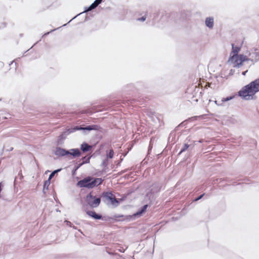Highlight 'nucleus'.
<instances>
[{"instance_id":"nucleus-1","label":"nucleus","mask_w":259,"mask_h":259,"mask_svg":"<svg viewBox=\"0 0 259 259\" xmlns=\"http://www.w3.org/2000/svg\"><path fill=\"white\" fill-rule=\"evenodd\" d=\"M259 92V78L243 87L238 92V95L243 99L249 100Z\"/></svg>"},{"instance_id":"nucleus-2","label":"nucleus","mask_w":259,"mask_h":259,"mask_svg":"<svg viewBox=\"0 0 259 259\" xmlns=\"http://www.w3.org/2000/svg\"><path fill=\"white\" fill-rule=\"evenodd\" d=\"M148 206V204H145L140 207L138 211L132 215H122L114 214L112 217H108L106 221H127L129 222L131 220H134L136 218L140 217L146 211Z\"/></svg>"},{"instance_id":"nucleus-3","label":"nucleus","mask_w":259,"mask_h":259,"mask_svg":"<svg viewBox=\"0 0 259 259\" xmlns=\"http://www.w3.org/2000/svg\"><path fill=\"white\" fill-rule=\"evenodd\" d=\"M54 154L59 157L70 156L69 159H72L79 157L81 155V152L78 148L67 150L58 146L55 148Z\"/></svg>"},{"instance_id":"nucleus-4","label":"nucleus","mask_w":259,"mask_h":259,"mask_svg":"<svg viewBox=\"0 0 259 259\" xmlns=\"http://www.w3.org/2000/svg\"><path fill=\"white\" fill-rule=\"evenodd\" d=\"M85 201L91 207L96 208L101 203V198L94 196L92 193L90 192L87 195Z\"/></svg>"},{"instance_id":"nucleus-5","label":"nucleus","mask_w":259,"mask_h":259,"mask_svg":"<svg viewBox=\"0 0 259 259\" xmlns=\"http://www.w3.org/2000/svg\"><path fill=\"white\" fill-rule=\"evenodd\" d=\"M101 129L100 125L97 124H92L87 125L84 127H82L81 125H76L73 127V129L71 130L70 132H74L77 131H83L84 134H87V132H90L91 131H99Z\"/></svg>"},{"instance_id":"nucleus-6","label":"nucleus","mask_w":259,"mask_h":259,"mask_svg":"<svg viewBox=\"0 0 259 259\" xmlns=\"http://www.w3.org/2000/svg\"><path fill=\"white\" fill-rule=\"evenodd\" d=\"M103 201L106 202L109 201L114 207H117L119 204V201L112 193V192H104L102 193Z\"/></svg>"},{"instance_id":"nucleus-7","label":"nucleus","mask_w":259,"mask_h":259,"mask_svg":"<svg viewBox=\"0 0 259 259\" xmlns=\"http://www.w3.org/2000/svg\"><path fill=\"white\" fill-rule=\"evenodd\" d=\"M73 129V128H70L67 129L66 131L62 132L60 136L58 137L57 141L56 142L57 145H62L63 144L64 140L66 139L67 135L69 134L72 133L73 132H70L71 130Z\"/></svg>"},{"instance_id":"nucleus-8","label":"nucleus","mask_w":259,"mask_h":259,"mask_svg":"<svg viewBox=\"0 0 259 259\" xmlns=\"http://www.w3.org/2000/svg\"><path fill=\"white\" fill-rule=\"evenodd\" d=\"M90 181V176H88L78 181L76 184V185L80 188H86L88 189H91Z\"/></svg>"},{"instance_id":"nucleus-9","label":"nucleus","mask_w":259,"mask_h":259,"mask_svg":"<svg viewBox=\"0 0 259 259\" xmlns=\"http://www.w3.org/2000/svg\"><path fill=\"white\" fill-rule=\"evenodd\" d=\"M164 13L160 12V11L155 12L152 15H150L148 16V21H152L153 23H155L159 21V17H163Z\"/></svg>"},{"instance_id":"nucleus-10","label":"nucleus","mask_w":259,"mask_h":259,"mask_svg":"<svg viewBox=\"0 0 259 259\" xmlns=\"http://www.w3.org/2000/svg\"><path fill=\"white\" fill-rule=\"evenodd\" d=\"M249 56L251 62V64L250 65L251 66L259 61V51L255 50L254 52L250 53Z\"/></svg>"},{"instance_id":"nucleus-11","label":"nucleus","mask_w":259,"mask_h":259,"mask_svg":"<svg viewBox=\"0 0 259 259\" xmlns=\"http://www.w3.org/2000/svg\"><path fill=\"white\" fill-rule=\"evenodd\" d=\"M90 179L91 189L101 185L103 182V180L101 178H94L90 176Z\"/></svg>"},{"instance_id":"nucleus-12","label":"nucleus","mask_w":259,"mask_h":259,"mask_svg":"<svg viewBox=\"0 0 259 259\" xmlns=\"http://www.w3.org/2000/svg\"><path fill=\"white\" fill-rule=\"evenodd\" d=\"M136 88L133 83L127 84L122 88V91L127 94H130L131 92L135 91Z\"/></svg>"},{"instance_id":"nucleus-13","label":"nucleus","mask_w":259,"mask_h":259,"mask_svg":"<svg viewBox=\"0 0 259 259\" xmlns=\"http://www.w3.org/2000/svg\"><path fill=\"white\" fill-rule=\"evenodd\" d=\"M87 214L90 217L95 220H103V217L101 214L97 213L95 211L88 210Z\"/></svg>"},{"instance_id":"nucleus-14","label":"nucleus","mask_w":259,"mask_h":259,"mask_svg":"<svg viewBox=\"0 0 259 259\" xmlns=\"http://www.w3.org/2000/svg\"><path fill=\"white\" fill-rule=\"evenodd\" d=\"M205 24L209 29H212L214 26V18L212 17H206L205 20Z\"/></svg>"},{"instance_id":"nucleus-15","label":"nucleus","mask_w":259,"mask_h":259,"mask_svg":"<svg viewBox=\"0 0 259 259\" xmlns=\"http://www.w3.org/2000/svg\"><path fill=\"white\" fill-rule=\"evenodd\" d=\"M80 150L83 153H86L91 150L92 146L86 142H83L80 145Z\"/></svg>"},{"instance_id":"nucleus-16","label":"nucleus","mask_w":259,"mask_h":259,"mask_svg":"<svg viewBox=\"0 0 259 259\" xmlns=\"http://www.w3.org/2000/svg\"><path fill=\"white\" fill-rule=\"evenodd\" d=\"M240 50V47L235 46L233 44H232V53L233 55H230V59L234 58L236 56L239 55L238 52Z\"/></svg>"},{"instance_id":"nucleus-17","label":"nucleus","mask_w":259,"mask_h":259,"mask_svg":"<svg viewBox=\"0 0 259 259\" xmlns=\"http://www.w3.org/2000/svg\"><path fill=\"white\" fill-rule=\"evenodd\" d=\"M237 56L239 57V64H237V66H241L243 64V63L245 61H250L249 58L247 57L246 56H245L243 54H240Z\"/></svg>"},{"instance_id":"nucleus-18","label":"nucleus","mask_w":259,"mask_h":259,"mask_svg":"<svg viewBox=\"0 0 259 259\" xmlns=\"http://www.w3.org/2000/svg\"><path fill=\"white\" fill-rule=\"evenodd\" d=\"M194 147L193 145H191V144H188V143H185L181 148L180 151L178 153V155H181L182 153L186 151L187 149H188L189 148H190L191 149H192Z\"/></svg>"},{"instance_id":"nucleus-19","label":"nucleus","mask_w":259,"mask_h":259,"mask_svg":"<svg viewBox=\"0 0 259 259\" xmlns=\"http://www.w3.org/2000/svg\"><path fill=\"white\" fill-rule=\"evenodd\" d=\"M161 189V186L158 184H154L152 186V188L150 190L151 193H155L160 191Z\"/></svg>"},{"instance_id":"nucleus-20","label":"nucleus","mask_w":259,"mask_h":259,"mask_svg":"<svg viewBox=\"0 0 259 259\" xmlns=\"http://www.w3.org/2000/svg\"><path fill=\"white\" fill-rule=\"evenodd\" d=\"M229 62H231V63L234 64V67L236 68H239L240 66H237V64H239V57L236 56L234 58L230 59V57L229 59Z\"/></svg>"},{"instance_id":"nucleus-21","label":"nucleus","mask_w":259,"mask_h":259,"mask_svg":"<svg viewBox=\"0 0 259 259\" xmlns=\"http://www.w3.org/2000/svg\"><path fill=\"white\" fill-rule=\"evenodd\" d=\"M94 10V9L93 8V7H92V5H91L89 7H87V8H85V10H84V11L82 13H80V14L76 15L75 17H74L71 20H70L68 23H69L70 22H71L73 19H74V18H75L76 17H77L78 15L83 13H87L89 11H91L92 10Z\"/></svg>"},{"instance_id":"nucleus-22","label":"nucleus","mask_w":259,"mask_h":259,"mask_svg":"<svg viewBox=\"0 0 259 259\" xmlns=\"http://www.w3.org/2000/svg\"><path fill=\"white\" fill-rule=\"evenodd\" d=\"M50 185V181L47 180L44 182L43 185V193L44 194L46 193V190H47L48 189L49 186Z\"/></svg>"},{"instance_id":"nucleus-23","label":"nucleus","mask_w":259,"mask_h":259,"mask_svg":"<svg viewBox=\"0 0 259 259\" xmlns=\"http://www.w3.org/2000/svg\"><path fill=\"white\" fill-rule=\"evenodd\" d=\"M91 156H90L89 155H86L85 156L82 158V161L81 162V163H83V165L84 164L89 163H90V159L91 158Z\"/></svg>"},{"instance_id":"nucleus-24","label":"nucleus","mask_w":259,"mask_h":259,"mask_svg":"<svg viewBox=\"0 0 259 259\" xmlns=\"http://www.w3.org/2000/svg\"><path fill=\"white\" fill-rule=\"evenodd\" d=\"M61 170V168L57 169L53 171L51 174L49 175L48 180L51 181V180L53 178V177L57 174L58 172Z\"/></svg>"},{"instance_id":"nucleus-25","label":"nucleus","mask_w":259,"mask_h":259,"mask_svg":"<svg viewBox=\"0 0 259 259\" xmlns=\"http://www.w3.org/2000/svg\"><path fill=\"white\" fill-rule=\"evenodd\" d=\"M113 156H114V151L112 149H111L110 150H109V152L106 154V158L111 159L113 157Z\"/></svg>"},{"instance_id":"nucleus-26","label":"nucleus","mask_w":259,"mask_h":259,"mask_svg":"<svg viewBox=\"0 0 259 259\" xmlns=\"http://www.w3.org/2000/svg\"><path fill=\"white\" fill-rule=\"evenodd\" d=\"M148 13H146V14H145L144 16H142L141 17L137 18V21H141V22H144L145 21L146 19H148Z\"/></svg>"},{"instance_id":"nucleus-27","label":"nucleus","mask_w":259,"mask_h":259,"mask_svg":"<svg viewBox=\"0 0 259 259\" xmlns=\"http://www.w3.org/2000/svg\"><path fill=\"white\" fill-rule=\"evenodd\" d=\"M235 97V95H233V96H229V97H227L226 98H223L222 99V102H223V103L225 102H227V101H229L233 99H234Z\"/></svg>"},{"instance_id":"nucleus-28","label":"nucleus","mask_w":259,"mask_h":259,"mask_svg":"<svg viewBox=\"0 0 259 259\" xmlns=\"http://www.w3.org/2000/svg\"><path fill=\"white\" fill-rule=\"evenodd\" d=\"M196 118H197V116H194V117L189 118L188 120H186L182 122L181 123H180L179 124V126H183L185 125V122H187L188 120L192 121L193 119H196Z\"/></svg>"},{"instance_id":"nucleus-29","label":"nucleus","mask_w":259,"mask_h":259,"mask_svg":"<svg viewBox=\"0 0 259 259\" xmlns=\"http://www.w3.org/2000/svg\"><path fill=\"white\" fill-rule=\"evenodd\" d=\"M108 159L106 158L103 160L101 165L104 167H106L108 166Z\"/></svg>"},{"instance_id":"nucleus-30","label":"nucleus","mask_w":259,"mask_h":259,"mask_svg":"<svg viewBox=\"0 0 259 259\" xmlns=\"http://www.w3.org/2000/svg\"><path fill=\"white\" fill-rule=\"evenodd\" d=\"M204 194H205L203 193V194L199 195V196L196 197L195 199H194L193 201L194 202L197 201L201 199L203 197V196L204 195Z\"/></svg>"},{"instance_id":"nucleus-31","label":"nucleus","mask_w":259,"mask_h":259,"mask_svg":"<svg viewBox=\"0 0 259 259\" xmlns=\"http://www.w3.org/2000/svg\"><path fill=\"white\" fill-rule=\"evenodd\" d=\"M215 104H217L218 106H223V102H222V99L220 101H215Z\"/></svg>"},{"instance_id":"nucleus-32","label":"nucleus","mask_w":259,"mask_h":259,"mask_svg":"<svg viewBox=\"0 0 259 259\" xmlns=\"http://www.w3.org/2000/svg\"><path fill=\"white\" fill-rule=\"evenodd\" d=\"M83 165V163H80L77 164L76 166H75L74 167V172L77 170L80 167H81Z\"/></svg>"},{"instance_id":"nucleus-33","label":"nucleus","mask_w":259,"mask_h":259,"mask_svg":"<svg viewBox=\"0 0 259 259\" xmlns=\"http://www.w3.org/2000/svg\"><path fill=\"white\" fill-rule=\"evenodd\" d=\"M64 222L66 223L67 226H69L70 227H71L73 225L71 222L67 220H65Z\"/></svg>"},{"instance_id":"nucleus-34","label":"nucleus","mask_w":259,"mask_h":259,"mask_svg":"<svg viewBox=\"0 0 259 259\" xmlns=\"http://www.w3.org/2000/svg\"><path fill=\"white\" fill-rule=\"evenodd\" d=\"M91 5L94 9H96L99 6L95 1L91 4Z\"/></svg>"},{"instance_id":"nucleus-35","label":"nucleus","mask_w":259,"mask_h":259,"mask_svg":"<svg viewBox=\"0 0 259 259\" xmlns=\"http://www.w3.org/2000/svg\"><path fill=\"white\" fill-rule=\"evenodd\" d=\"M127 248V247L125 248H123V247H120V248L118 249L117 250L121 252H124Z\"/></svg>"},{"instance_id":"nucleus-36","label":"nucleus","mask_w":259,"mask_h":259,"mask_svg":"<svg viewBox=\"0 0 259 259\" xmlns=\"http://www.w3.org/2000/svg\"><path fill=\"white\" fill-rule=\"evenodd\" d=\"M55 30H56V29H53V30H51V31H49V32H48L45 33V34L42 36V37H45V36H47V35H49L51 32H53V31H55Z\"/></svg>"},{"instance_id":"nucleus-37","label":"nucleus","mask_w":259,"mask_h":259,"mask_svg":"<svg viewBox=\"0 0 259 259\" xmlns=\"http://www.w3.org/2000/svg\"><path fill=\"white\" fill-rule=\"evenodd\" d=\"M103 0H95V2L97 4V5H99L100 4L102 3Z\"/></svg>"},{"instance_id":"nucleus-38","label":"nucleus","mask_w":259,"mask_h":259,"mask_svg":"<svg viewBox=\"0 0 259 259\" xmlns=\"http://www.w3.org/2000/svg\"><path fill=\"white\" fill-rule=\"evenodd\" d=\"M152 148V146L151 145V143H150V145H149V149H148V151L149 152L150 150H151Z\"/></svg>"},{"instance_id":"nucleus-39","label":"nucleus","mask_w":259,"mask_h":259,"mask_svg":"<svg viewBox=\"0 0 259 259\" xmlns=\"http://www.w3.org/2000/svg\"><path fill=\"white\" fill-rule=\"evenodd\" d=\"M247 72V70H246V71H243V72H242V74L243 75H245V74H246V72Z\"/></svg>"},{"instance_id":"nucleus-40","label":"nucleus","mask_w":259,"mask_h":259,"mask_svg":"<svg viewBox=\"0 0 259 259\" xmlns=\"http://www.w3.org/2000/svg\"><path fill=\"white\" fill-rule=\"evenodd\" d=\"M124 199H125V198H121V199H118V201H119V202H120V201L124 200Z\"/></svg>"},{"instance_id":"nucleus-41","label":"nucleus","mask_w":259,"mask_h":259,"mask_svg":"<svg viewBox=\"0 0 259 259\" xmlns=\"http://www.w3.org/2000/svg\"><path fill=\"white\" fill-rule=\"evenodd\" d=\"M71 228H72L73 229H75V230H76L77 229V227L74 226V225H72Z\"/></svg>"},{"instance_id":"nucleus-42","label":"nucleus","mask_w":259,"mask_h":259,"mask_svg":"<svg viewBox=\"0 0 259 259\" xmlns=\"http://www.w3.org/2000/svg\"><path fill=\"white\" fill-rule=\"evenodd\" d=\"M156 119L158 121V122H160V118L159 117H156Z\"/></svg>"},{"instance_id":"nucleus-43","label":"nucleus","mask_w":259,"mask_h":259,"mask_svg":"<svg viewBox=\"0 0 259 259\" xmlns=\"http://www.w3.org/2000/svg\"><path fill=\"white\" fill-rule=\"evenodd\" d=\"M13 149V148L11 147V148H10V149H8L7 150L11 151H12Z\"/></svg>"},{"instance_id":"nucleus-44","label":"nucleus","mask_w":259,"mask_h":259,"mask_svg":"<svg viewBox=\"0 0 259 259\" xmlns=\"http://www.w3.org/2000/svg\"><path fill=\"white\" fill-rule=\"evenodd\" d=\"M199 143H202L203 142V140L201 139V140H200L199 141H198Z\"/></svg>"},{"instance_id":"nucleus-45","label":"nucleus","mask_w":259,"mask_h":259,"mask_svg":"<svg viewBox=\"0 0 259 259\" xmlns=\"http://www.w3.org/2000/svg\"><path fill=\"white\" fill-rule=\"evenodd\" d=\"M114 254H115V255H118V256H121V255H120V254H118L117 253H114Z\"/></svg>"},{"instance_id":"nucleus-46","label":"nucleus","mask_w":259,"mask_h":259,"mask_svg":"<svg viewBox=\"0 0 259 259\" xmlns=\"http://www.w3.org/2000/svg\"><path fill=\"white\" fill-rule=\"evenodd\" d=\"M3 24H4V26H3V27H6V24H5V23H3Z\"/></svg>"},{"instance_id":"nucleus-47","label":"nucleus","mask_w":259,"mask_h":259,"mask_svg":"<svg viewBox=\"0 0 259 259\" xmlns=\"http://www.w3.org/2000/svg\"><path fill=\"white\" fill-rule=\"evenodd\" d=\"M78 231L82 233V232H81V231L79 229Z\"/></svg>"},{"instance_id":"nucleus-48","label":"nucleus","mask_w":259,"mask_h":259,"mask_svg":"<svg viewBox=\"0 0 259 259\" xmlns=\"http://www.w3.org/2000/svg\"><path fill=\"white\" fill-rule=\"evenodd\" d=\"M66 25H67V24H64L63 26H66Z\"/></svg>"},{"instance_id":"nucleus-49","label":"nucleus","mask_w":259,"mask_h":259,"mask_svg":"<svg viewBox=\"0 0 259 259\" xmlns=\"http://www.w3.org/2000/svg\"><path fill=\"white\" fill-rule=\"evenodd\" d=\"M109 254H112L113 253H112L109 252Z\"/></svg>"},{"instance_id":"nucleus-50","label":"nucleus","mask_w":259,"mask_h":259,"mask_svg":"<svg viewBox=\"0 0 259 259\" xmlns=\"http://www.w3.org/2000/svg\"><path fill=\"white\" fill-rule=\"evenodd\" d=\"M148 195H149V194H146V196H148Z\"/></svg>"}]
</instances>
